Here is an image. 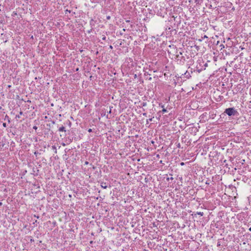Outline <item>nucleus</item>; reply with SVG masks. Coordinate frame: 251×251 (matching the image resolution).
<instances>
[{
	"label": "nucleus",
	"instance_id": "1",
	"mask_svg": "<svg viewBox=\"0 0 251 251\" xmlns=\"http://www.w3.org/2000/svg\"><path fill=\"white\" fill-rule=\"evenodd\" d=\"M224 113H226L228 116H237L239 113L234 107H230L225 109Z\"/></svg>",
	"mask_w": 251,
	"mask_h": 251
},
{
	"label": "nucleus",
	"instance_id": "2",
	"mask_svg": "<svg viewBox=\"0 0 251 251\" xmlns=\"http://www.w3.org/2000/svg\"><path fill=\"white\" fill-rule=\"evenodd\" d=\"M176 57L177 58L178 60L180 59L181 60L182 59L184 61L185 60V57L183 56H182V53L181 52H178L177 51L176 52Z\"/></svg>",
	"mask_w": 251,
	"mask_h": 251
},
{
	"label": "nucleus",
	"instance_id": "3",
	"mask_svg": "<svg viewBox=\"0 0 251 251\" xmlns=\"http://www.w3.org/2000/svg\"><path fill=\"white\" fill-rule=\"evenodd\" d=\"M184 75H185V77L187 78H190L191 77L190 74L187 71H186Z\"/></svg>",
	"mask_w": 251,
	"mask_h": 251
},
{
	"label": "nucleus",
	"instance_id": "4",
	"mask_svg": "<svg viewBox=\"0 0 251 251\" xmlns=\"http://www.w3.org/2000/svg\"><path fill=\"white\" fill-rule=\"evenodd\" d=\"M101 186L102 188L104 189H106L107 188V186L106 184V183L102 182L101 183Z\"/></svg>",
	"mask_w": 251,
	"mask_h": 251
},
{
	"label": "nucleus",
	"instance_id": "5",
	"mask_svg": "<svg viewBox=\"0 0 251 251\" xmlns=\"http://www.w3.org/2000/svg\"><path fill=\"white\" fill-rule=\"evenodd\" d=\"M4 120L5 121H7L8 123L10 122V118L7 115H6L5 117H4Z\"/></svg>",
	"mask_w": 251,
	"mask_h": 251
},
{
	"label": "nucleus",
	"instance_id": "6",
	"mask_svg": "<svg viewBox=\"0 0 251 251\" xmlns=\"http://www.w3.org/2000/svg\"><path fill=\"white\" fill-rule=\"evenodd\" d=\"M58 130H59V131H64V132H66L65 128L63 126H62L61 127H60L59 128Z\"/></svg>",
	"mask_w": 251,
	"mask_h": 251
},
{
	"label": "nucleus",
	"instance_id": "7",
	"mask_svg": "<svg viewBox=\"0 0 251 251\" xmlns=\"http://www.w3.org/2000/svg\"><path fill=\"white\" fill-rule=\"evenodd\" d=\"M52 150H53L54 151L55 153H57V149L55 146H52Z\"/></svg>",
	"mask_w": 251,
	"mask_h": 251
},
{
	"label": "nucleus",
	"instance_id": "8",
	"mask_svg": "<svg viewBox=\"0 0 251 251\" xmlns=\"http://www.w3.org/2000/svg\"><path fill=\"white\" fill-rule=\"evenodd\" d=\"M23 112L22 111H21V112H20V115H16V118H20V115H23Z\"/></svg>",
	"mask_w": 251,
	"mask_h": 251
},
{
	"label": "nucleus",
	"instance_id": "9",
	"mask_svg": "<svg viewBox=\"0 0 251 251\" xmlns=\"http://www.w3.org/2000/svg\"><path fill=\"white\" fill-rule=\"evenodd\" d=\"M197 214L202 216L203 215V213L201 212H197Z\"/></svg>",
	"mask_w": 251,
	"mask_h": 251
},
{
	"label": "nucleus",
	"instance_id": "10",
	"mask_svg": "<svg viewBox=\"0 0 251 251\" xmlns=\"http://www.w3.org/2000/svg\"><path fill=\"white\" fill-rule=\"evenodd\" d=\"M167 111V110L165 109V108H163L162 110V112L163 113H164L165 112H166Z\"/></svg>",
	"mask_w": 251,
	"mask_h": 251
},
{
	"label": "nucleus",
	"instance_id": "11",
	"mask_svg": "<svg viewBox=\"0 0 251 251\" xmlns=\"http://www.w3.org/2000/svg\"><path fill=\"white\" fill-rule=\"evenodd\" d=\"M142 106H145L147 105L146 102H143L142 104Z\"/></svg>",
	"mask_w": 251,
	"mask_h": 251
},
{
	"label": "nucleus",
	"instance_id": "12",
	"mask_svg": "<svg viewBox=\"0 0 251 251\" xmlns=\"http://www.w3.org/2000/svg\"><path fill=\"white\" fill-rule=\"evenodd\" d=\"M2 125H3V126L4 127H7V125L6 123H3Z\"/></svg>",
	"mask_w": 251,
	"mask_h": 251
},
{
	"label": "nucleus",
	"instance_id": "13",
	"mask_svg": "<svg viewBox=\"0 0 251 251\" xmlns=\"http://www.w3.org/2000/svg\"><path fill=\"white\" fill-rule=\"evenodd\" d=\"M207 38H208V37L206 35H204L203 37H202V39Z\"/></svg>",
	"mask_w": 251,
	"mask_h": 251
},
{
	"label": "nucleus",
	"instance_id": "14",
	"mask_svg": "<svg viewBox=\"0 0 251 251\" xmlns=\"http://www.w3.org/2000/svg\"><path fill=\"white\" fill-rule=\"evenodd\" d=\"M33 128L36 130L37 129V127L36 126H34Z\"/></svg>",
	"mask_w": 251,
	"mask_h": 251
},
{
	"label": "nucleus",
	"instance_id": "15",
	"mask_svg": "<svg viewBox=\"0 0 251 251\" xmlns=\"http://www.w3.org/2000/svg\"><path fill=\"white\" fill-rule=\"evenodd\" d=\"M92 129L90 128V129H88V132H92Z\"/></svg>",
	"mask_w": 251,
	"mask_h": 251
},
{
	"label": "nucleus",
	"instance_id": "16",
	"mask_svg": "<svg viewBox=\"0 0 251 251\" xmlns=\"http://www.w3.org/2000/svg\"><path fill=\"white\" fill-rule=\"evenodd\" d=\"M47 126H49V127H51V124H47Z\"/></svg>",
	"mask_w": 251,
	"mask_h": 251
},
{
	"label": "nucleus",
	"instance_id": "17",
	"mask_svg": "<svg viewBox=\"0 0 251 251\" xmlns=\"http://www.w3.org/2000/svg\"><path fill=\"white\" fill-rule=\"evenodd\" d=\"M106 39V37L105 36H104L103 38H102V40H105Z\"/></svg>",
	"mask_w": 251,
	"mask_h": 251
},
{
	"label": "nucleus",
	"instance_id": "18",
	"mask_svg": "<svg viewBox=\"0 0 251 251\" xmlns=\"http://www.w3.org/2000/svg\"><path fill=\"white\" fill-rule=\"evenodd\" d=\"M205 183H206V184H207V185H209V182L208 181H207L205 182Z\"/></svg>",
	"mask_w": 251,
	"mask_h": 251
},
{
	"label": "nucleus",
	"instance_id": "19",
	"mask_svg": "<svg viewBox=\"0 0 251 251\" xmlns=\"http://www.w3.org/2000/svg\"><path fill=\"white\" fill-rule=\"evenodd\" d=\"M55 124V122L54 121H51V124L53 125Z\"/></svg>",
	"mask_w": 251,
	"mask_h": 251
},
{
	"label": "nucleus",
	"instance_id": "20",
	"mask_svg": "<svg viewBox=\"0 0 251 251\" xmlns=\"http://www.w3.org/2000/svg\"><path fill=\"white\" fill-rule=\"evenodd\" d=\"M107 19H110V17L109 16H107Z\"/></svg>",
	"mask_w": 251,
	"mask_h": 251
},
{
	"label": "nucleus",
	"instance_id": "21",
	"mask_svg": "<svg viewBox=\"0 0 251 251\" xmlns=\"http://www.w3.org/2000/svg\"><path fill=\"white\" fill-rule=\"evenodd\" d=\"M161 107H162V108H163H163H164V105H161Z\"/></svg>",
	"mask_w": 251,
	"mask_h": 251
},
{
	"label": "nucleus",
	"instance_id": "22",
	"mask_svg": "<svg viewBox=\"0 0 251 251\" xmlns=\"http://www.w3.org/2000/svg\"><path fill=\"white\" fill-rule=\"evenodd\" d=\"M181 164V165H184V163H183V162H182V163H181V164Z\"/></svg>",
	"mask_w": 251,
	"mask_h": 251
},
{
	"label": "nucleus",
	"instance_id": "23",
	"mask_svg": "<svg viewBox=\"0 0 251 251\" xmlns=\"http://www.w3.org/2000/svg\"><path fill=\"white\" fill-rule=\"evenodd\" d=\"M177 147H180V144H179V143L178 144Z\"/></svg>",
	"mask_w": 251,
	"mask_h": 251
},
{
	"label": "nucleus",
	"instance_id": "24",
	"mask_svg": "<svg viewBox=\"0 0 251 251\" xmlns=\"http://www.w3.org/2000/svg\"><path fill=\"white\" fill-rule=\"evenodd\" d=\"M37 153H38V152H36V151L34 152V154H37Z\"/></svg>",
	"mask_w": 251,
	"mask_h": 251
},
{
	"label": "nucleus",
	"instance_id": "25",
	"mask_svg": "<svg viewBox=\"0 0 251 251\" xmlns=\"http://www.w3.org/2000/svg\"><path fill=\"white\" fill-rule=\"evenodd\" d=\"M110 49H112V46H110Z\"/></svg>",
	"mask_w": 251,
	"mask_h": 251
},
{
	"label": "nucleus",
	"instance_id": "26",
	"mask_svg": "<svg viewBox=\"0 0 251 251\" xmlns=\"http://www.w3.org/2000/svg\"><path fill=\"white\" fill-rule=\"evenodd\" d=\"M170 179H173V178L171 177V178H170Z\"/></svg>",
	"mask_w": 251,
	"mask_h": 251
},
{
	"label": "nucleus",
	"instance_id": "27",
	"mask_svg": "<svg viewBox=\"0 0 251 251\" xmlns=\"http://www.w3.org/2000/svg\"><path fill=\"white\" fill-rule=\"evenodd\" d=\"M88 163V162H87V161L85 162V164H87Z\"/></svg>",
	"mask_w": 251,
	"mask_h": 251
},
{
	"label": "nucleus",
	"instance_id": "28",
	"mask_svg": "<svg viewBox=\"0 0 251 251\" xmlns=\"http://www.w3.org/2000/svg\"><path fill=\"white\" fill-rule=\"evenodd\" d=\"M2 205V202H0V205Z\"/></svg>",
	"mask_w": 251,
	"mask_h": 251
},
{
	"label": "nucleus",
	"instance_id": "29",
	"mask_svg": "<svg viewBox=\"0 0 251 251\" xmlns=\"http://www.w3.org/2000/svg\"><path fill=\"white\" fill-rule=\"evenodd\" d=\"M249 230L251 231V227L249 228Z\"/></svg>",
	"mask_w": 251,
	"mask_h": 251
},
{
	"label": "nucleus",
	"instance_id": "30",
	"mask_svg": "<svg viewBox=\"0 0 251 251\" xmlns=\"http://www.w3.org/2000/svg\"><path fill=\"white\" fill-rule=\"evenodd\" d=\"M62 145L64 146H65V144L64 143H63V144H62Z\"/></svg>",
	"mask_w": 251,
	"mask_h": 251
},
{
	"label": "nucleus",
	"instance_id": "31",
	"mask_svg": "<svg viewBox=\"0 0 251 251\" xmlns=\"http://www.w3.org/2000/svg\"><path fill=\"white\" fill-rule=\"evenodd\" d=\"M199 41H201L202 40L201 39H199Z\"/></svg>",
	"mask_w": 251,
	"mask_h": 251
}]
</instances>
